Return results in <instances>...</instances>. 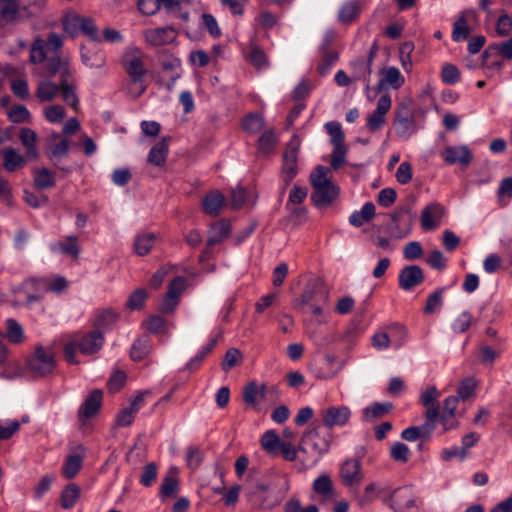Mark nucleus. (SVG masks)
Masks as SVG:
<instances>
[{
    "instance_id": "nucleus-1",
    "label": "nucleus",
    "mask_w": 512,
    "mask_h": 512,
    "mask_svg": "<svg viewBox=\"0 0 512 512\" xmlns=\"http://www.w3.org/2000/svg\"><path fill=\"white\" fill-rule=\"evenodd\" d=\"M441 392L436 386L429 385L419 395V403L423 406L424 422L420 426H411L404 429L401 437L406 441L417 439L428 440L439 424L445 426V408L448 406V399L439 401Z\"/></svg>"
},
{
    "instance_id": "nucleus-2",
    "label": "nucleus",
    "mask_w": 512,
    "mask_h": 512,
    "mask_svg": "<svg viewBox=\"0 0 512 512\" xmlns=\"http://www.w3.org/2000/svg\"><path fill=\"white\" fill-rule=\"evenodd\" d=\"M310 183L313 188L311 200L317 208L330 206L339 195V187L332 181L330 170L324 166H318L311 173Z\"/></svg>"
},
{
    "instance_id": "nucleus-3",
    "label": "nucleus",
    "mask_w": 512,
    "mask_h": 512,
    "mask_svg": "<svg viewBox=\"0 0 512 512\" xmlns=\"http://www.w3.org/2000/svg\"><path fill=\"white\" fill-rule=\"evenodd\" d=\"M104 344V336L100 331H89L76 336L64 346V357L70 364H78L77 351L83 355L97 353Z\"/></svg>"
},
{
    "instance_id": "nucleus-4",
    "label": "nucleus",
    "mask_w": 512,
    "mask_h": 512,
    "mask_svg": "<svg viewBox=\"0 0 512 512\" xmlns=\"http://www.w3.org/2000/svg\"><path fill=\"white\" fill-rule=\"evenodd\" d=\"M123 66L129 76L127 91L130 96L137 98L146 90L144 76L147 73L143 62V55L138 50L129 51L124 55Z\"/></svg>"
},
{
    "instance_id": "nucleus-5",
    "label": "nucleus",
    "mask_w": 512,
    "mask_h": 512,
    "mask_svg": "<svg viewBox=\"0 0 512 512\" xmlns=\"http://www.w3.org/2000/svg\"><path fill=\"white\" fill-rule=\"evenodd\" d=\"M56 366L55 352L50 346L37 344L26 360V370L34 378L51 374Z\"/></svg>"
},
{
    "instance_id": "nucleus-6",
    "label": "nucleus",
    "mask_w": 512,
    "mask_h": 512,
    "mask_svg": "<svg viewBox=\"0 0 512 512\" xmlns=\"http://www.w3.org/2000/svg\"><path fill=\"white\" fill-rule=\"evenodd\" d=\"M416 215L408 208H401L391 215V222L387 225V232L393 239L407 237L411 231Z\"/></svg>"
},
{
    "instance_id": "nucleus-7",
    "label": "nucleus",
    "mask_w": 512,
    "mask_h": 512,
    "mask_svg": "<svg viewBox=\"0 0 512 512\" xmlns=\"http://www.w3.org/2000/svg\"><path fill=\"white\" fill-rule=\"evenodd\" d=\"M45 60L46 63L44 66L34 69V75H37L40 78H50L59 73L61 80L64 78H69L71 75L67 59L61 58L56 54L50 56L47 54V58Z\"/></svg>"
},
{
    "instance_id": "nucleus-8",
    "label": "nucleus",
    "mask_w": 512,
    "mask_h": 512,
    "mask_svg": "<svg viewBox=\"0 0 512 512\" xmlns=\"http://www.w3.org/2000/svg\"><path fill=\"white\" fill-rule=\"evenodd\" d=\"M63 44V39L56 33L49 34L46 41L37 40L30 51V61L34 64H40L47 58L48 51L56 53Z\"/></svg>"
},
{
    "instance_id": "nucleus-9",
    "label": "nucleus",
    "mask_w": 512,
    "mask_h": 512,
    "mask_svg": "<svg viewBox=\"0 0 512 512\" xmlns=\"http://www.w3.org/2000/svg\"><path fill=\"white\" fill-rule=\"evenodd\" d=\"M299 140L294 137L283 155L282 180L284 186L287 187L298 173L297 156H298Z\"/></svg>"
},
{
    "instance_id": "nucleus-10",
    "label": "nucleus",
    "mask_w": 512,
    "mask_h": 512,
    "mask_svg": "<svg viewBox=\"0 0 512 512\" xmlns=\"http://www.w3.org/2000/svg\"><path fill=\"white\" fill-rule=\"evenodd\" d=\"M230 232L231 223L228 220L222 219L218 222L213 223L208 230L207 246L205 250L202 252L200 261L208 259L211 254V247L226 239L229 236Z\"/></svg>"
},
{
    "instance_id": "nucleus-11",
    "label": "nucleus",
    "mask_w": 512,
    "mask_h": 512,
    "mask_svg": "<svg viewBox=\"0 0 512 512\" xmlns=\"http://www.w3.org/2000/svg\"><path fill=\"white\" fill-rule=\"evenodd\" d=\"M339 476L344 486H358L364 479L361 462L358 459L345 460L340 466Z\"/></svg>"
},
{
    "instance_id": "nucleus-12",
    "label": "nucleus",
    "mask_w": 512,
    "mask_h": 512,
    "mask_svg": "<svg viewBox=\"0 0 512 512\" xmlns=\"http://www.w3.org/2000/svg\"><path fill=\"white\" fill-rule=\"evenodd\" d=\"M186 289V278L175 277L169 284L168 290L160 303V310L171 313L179 303V297Z\"/></svg>"
},
{
    "instance_id": "nucleus-13",
    "label": "nucleus",
    "mask_w": 512,
    "mask_h": 512,
    "mask_svg": "<svg viewBox=\"0 0 512 512\" xmlns=\"http://www.w3.org/2000/svg\"><path fill=\"white\" fill-rule=\"evenodd\" d=\"M392 105L391 97L388 94L382 95L378 101L376 109L367 115L366 124L371 132L378 131L386 122V115Z\"/></svg>"
},
{
    "instance_id": "nucleus-14",
    "label": "nucleus",
    "mask_w": 512,
    "mask_h": 512,
    "mask_svg": "<svg viewBox=\"0 0 512 512\" xmlns=\"http://www.w3.org/2000/svg\"><path fill=\"white\" fill-rule=\"evenodd\" d=\"M275 386H268L267 384H258L256 381H251L246 384L242 391V397L247 405L257 407L259 402L264 400L268 393H276Z\"/></svg>"
},
{
    "instance_id": "nucleus-15",
    "label": "nucleus",
    "mask_w": 512,
    "mask_h": 512,
    "mask_svg": "<svg viewBox=\"0 0 512 512\" xmlns=\"http://www.w3.org/2000/svg\"><path fill=\"white\" fill-rule=\"evenodd\" d=\"M351 416L347 406H331L321 411L322 422L326 427L343 426Z\"/></svg>"
},
{
    "instance_id": "nucleus-16",
    "label": "nucleus",
    "mask_w": 512,
    "mask_h": 512,
    "mask_svg": "<svg viewBox=\"0 0 512 512\" xmlns=\"http://www.w3.org/2000/svg\"><path fill=\"white\" fill-rule=\"evenodd\" d=\"M316 434V431H308L304 433L298 447L294 446L290 441H281L278 448L280 449L282 457L286 461H295L297 458H299V453L307 452L305 446L311 442L313 436Z\"/></svg>"
},
{
    "instance_id": "nucleus-17",
    "label": "nucleus",
    "mask_w": 512,
    "mask_h": 512,
    "mask_svg": "<svg viewBox=\"0 0 512 512\" xmlns=\"http://www.w3.org/2000/svg\"><path fill=\"white\" fill-rule=\"evenodd\" d=\"M177 30L171 26L147 29L144 32L146 41L153 46L167 45L177 38Z\"/></svg>"
},
{
    "instance_id": "nucleus-18",
    "label": "nucleus",
    "mask_w": 512,
    "mask_h": 512,
    "mask_svg": "<svg viewBox=\"0 0 512 512\" xmlns=\"http://www.w3.org/2000/svg\"><path fill=\"white\" fill-rule=\"evenodd\" d=\"M379 76L380 78L377 84L379 90H397L401 88L405 83L404 76L396 67H387L381 69L379 71Z\"/></svg>"
},
{
    "instance_id": "nucleus-19",
    "label": "nucleus",
    "mask_w": 512,
    "mask_h": 512,
    "mask_svg": "<svg viewBox=\"0 0 512 512\" xmlns=\"http://www.w3.org/2000/svg\"><path fill=\"white\" fill-rule=\"evenodd\" d=\"M423 281V270L417 265L404 267L398 276L399 286L405 291L411 290L412 288L420 285Z\"/></svg>"
},
{
    "instance_id": "nucleus-20",
    "label": "nucleus",
    "mask_w": 512,
    "mask_h": 512,
    "mask_svg": "<svg viewBox=\"0 0 512 512\" xmlns=\"http://www.w3.org/2000/svg\"><path fill=\"white\" fill-rule=\"evenodd\" d=\"M391 507L397 512H405L415 504V495L411 487L396 489L390 497Z\"/></svg>"
},
{
    "instance_id": "nucleus-21",
    "label": "nucleus",
    "mask_w": 512,
    "mask_h": 512,
    "mask_svg": "<svg viewBox=\"0 0 512 512\" xmlns=\"http://www.w3.org/2000/svg\"><path fill=\"white\" fill-rule=\"evenodd\" d=\"M70 141L61 133L54 132L49 136L47 155L52 161L59 160L68 155Z\"/></svg>"
},
{
    "instance_id": "nucleus-22",
    "label": "nucleus",
    "mask_w": 512,
    "mask_h": 512,
    "mask_svg": "<svg viewBox=\"0 0 512 512\" xmlns=\"http://www.w3.org/2000/svg\"><path fill=\"white\" fill-rule=\"evenodd\" d=\"M478 382L474 377H466L459 382L456 388V395L450 399L454 404L467 401L472 402L476 396Z\"/></svg>"
},
{
    "instance_id": "nucleus-23",
    "label": "nucleus",
    "mask_w": 512,
    "mask_h": 512,
    "mask_svg": "<svg viewBox=\"0 0 512 512\" xmlns=\"http://www.w3.org/2000/svg\"><path fill=\"white\" fill-rule=\"evenodd\" d=\"M20 18V3L18 0H0L1 28L14 25Z\"/></svg>"
},
{
    "instance_id": "nucleus-24",
    "label": "nucleus",
    "mask_w": 512,
    "mask_h": 512,
    "mask_svg": "<svg viewBox=\"0 0 512 512\" xmlns=\"http://www.w3.org/2000/svg\"><path fill=\"white\" fill-rule=\"evenodd\" d=\"M59 92L60 83L57 84L49 78H42L37 83L35 96L41 103H45L53 101Z\"/></svg>"
},
{
    "instance_id": "nucleus-25",
    "label": "nucleus",
    "mask_w": 512,
    "mask_h": 512,
    "mask_svg": "<svg viewBox=\"0 0 512 512\" xmlns=\"http://www.w3.org/2000/svg\"><path fill=\"white\" fill-rule=\"evenodd\" d=\"M474 159L472 151L466 145L450 147V165H458L465 171Z\"/></svg>"
},
{
    "instance_id": "nucleus-26",
    "label": "nucleus",
    "mask_w": 512,
    "mask_h": 512,
    "mask_svg": "<svg viewBox=\"0 0 512 512\" xmlns=\"http://www.w3.org/2000/svg\"><path fill=\"white\" fill-rule=\"evenodd\" d=\"M392 333L399 334V336H400L399 339L396 341H393V340H391L390 336L387 333L379 332V333H376L372 338L373 346L379 350H382V349L388 348L389 345L391 343H393L395 348H400L404 343L405 334H406L405 329L400 326H397L392 329Z\"/></svg>"
},
{
    "instance_id": "nucleus-27",
    "label": "nucleus",
    "mask_w": 512,
    "mask_h": 512,
    "mask_svg": "<svg viewBox=\"0 0 512 512\" xmlns=\"http://www.w3.org/2000/svg\"><path fill=\"white\" fill-rule=\"evenodd\" d=\"M494 54L512 60V37L506 41L489 45L482 54V64L489 65V58Z\"/></svg>"
},
{
    "instance_id": "nucleus-28",
    "label": "nucleus",
    "mask_w": 512,
    "mask_h": 512,
    "mask_svg": "<svg viewBox=\"0 0 512 512\" xmlns=\"http://www.w3.org/2000/svg\"><path fill=\"white\" fill-rule=\"evenodd\" d=\"M81 59L85 66L89 68H102L105 65L106 58L96 46L81 47Z\"/></svg>"
},
{
    "instance_id": "nucleus-29",
    "label": "nucleus",
    "mask_w": 512,
    "mask_h": 512,
    "mask_svg": "<svg viewBox=\"0 0 512 512\" xmlns=\"http://www.w3.org/2000/svg\"><path fill=\"white\" fill-rule=\"evenodd\" d=\"M329 293L322 285L308 286L300 296L298 305H305L309 303L328 302Z\"/></svg>"
},
{
    "instance_id": "nucleus-30",
    "label": "nucleus",
    "mask_w": 512,
    "mask_h": 512,
    "mask_svg": "<svg viewBox=\"0 0 512 512\" xmlns=\"http://www.w3.org/2000/svg\"><path fill=\"white\" fill-rule=\"evenodd\" d=\"M443 216V208L437 204L427 206L421 214V226L424 230H433L438 227Z\"/></svg>"
},
{
    "instance_id": "nucleus-31",
    "label": "nucleus",
    "mask_w": 512,
    "mask_h": 512,
    "mask_svg": "<svg viewBox=\"0 0 512 512\" xmlns=\"http://www.w3.org/2000/svg\"><path fill=\"white\" fill-rule=\"evenodd\" d=\"M480 439L476 432H470L463 436L460 446H454L450 449V458L455 457L464 460L468 456V450L474 447Z\"/></svg>"
},
{
    "instance_id": "nucleus-32",
    "label": "nucleus",
    "mask_w": 512,
    "mask_h": 512,
    "mask_svg": "<svg viewBox=\"0 0 512 512\" xmlns=\"http://www.w3.org/2000/svg\"><path fill=\"white\" fill-rule=\"evenodd\" d=\"M224 195L219 191H212L202 200V207L206 214L217 216L224 206Z\"/></svg>"
},
{
    "instance_id": "nucleus-33",
    "label": "nucleus",
    "mask_w": 512,
    "mask_h": 512,
    "mask_svg": "<svg viewBox=\"0 0 512 512\" xmlns=\"http://www.w3.org/2000/svg\"><path fill=\"white\" fill-rule=\"evenodd\" d=\"M103 393L101 390H94L86 398L79 410V415L83 418H89L95 415L101 407Z\"/></svg>"
},
{
    "instance_id": "nucleus-34",
    "label": "nucleus",
    "mask_w": 512,
    "mask_h": 512,
    "mask_svg": "<svg viewBox=\"0 0 512 512\" xmlns=\"http://www.w3.org/2000/svg\"><path fill=\"white\" fill-rule=\"evenodd\" d=\"M46 286L44 280L39 279H28L24 281L16 291H24L26 294V302L32 303L38 301L41 297L40 291Z\"/></svg>"
},
{
    "instance_id": "nucleus-35",
    "label": "nucleus",
    "mask_w": 512,
    "mask_h": 512,
    "mask_svg": "<svg viewBox=\"0 0 512 512\" xmlns=\"http://www.w3.org/2000/svg\"><path fill=\"white\" fill-rule=\"evenodd\" d=\"M313 491L324 500H331L335 497L333 481L330 476L323 474L313 481Z\"/></svg>"
},
{
    "instance_id": "nucleus-36",
    "label": "nucleus",
    "mask_w": 512,
    "mask_h": 512,
    "mask_svg": "<svg viewBox=\"0 0 512 512\" xmlns=\"http://www.w3.org/2000/svg\"><path fill=\"white\" fill-rule=\"evenodd\" d=\"M60 92L63 100L70 105L75 111L79 109V98L77 95V86L69 78L60 80Z\"/></svg>"
},
{
    "instance_id": "nucleus-37",
    "label": "nucleus",
    "mask_w": 512,
    "mask_h": 512,
    "mask_svg": "<svg viewBox=\"0 0 512 512\" xmlns=\"http://www.w3.org/2000/svg\"><path fill=\"white\" fill-rule=\"evenodd\" d=\"M20 140L23 146L26 148V158L28 160H34L38 157V151L36 148L37 134L30 128H22L20 130Z\"/></svg>"
},
{
    "instance_id": "nucleus-38",
    "label": "nucleus",
    "mask_w": 512,
    "mask_h": 512,
    "mask_svg": "<svg viewBox=\"0 0 512 512\" xmlns=\"http://www.w3.org/2000/svg\"><path fill=\"white\" fill-rule=\"evenodd\" d=\"M26 156H22L14 148H6L3 151V166L6 171L13 172L26 164Z\"/></svg>"
},
{
    "instance_id": "nucleus-39",
    "label": "nucleus",
    "mask_w": 512,
    "mask_h": 512,
    "mask_svg": "<svg viewBox=\"0 0 512 512\" xmlns=\"http://www.w3.org/2000/svg\"><path fill=\"white\" fill-rule=\"evenodd\" d=\"M51 248L53 251H59L65 255L71 256L74 259H77L80 253L78 238L76 236H67L62 241L52 245Z\"/></svg>"
},
{
    "instance_id": "nucleus-40",
    "label": "nucleus",
    "mask_w": 512,
    "mask_h": 512,
    "mask_svg": "<svg viewBox=\"0 0 512 512\" xmlns=\"http://www.w3.org/2000/svg\"><path fill=\"white\" fill-rule=\"evenodd\" d=\"M375 215V205L372 202H366L361 210L354 211L350 217L349 222L355 227H360L369 222Z\"/></svg>"
},
{
    "instance_id": "nucleus-41",
    "label": "nucleus",
    "mask_w": 512,
    "mask_h": 512,
    "mask_svg": "<svg viewBox=\"0 0 512 512\" xmlns=\"http://www.w3.org/2000/svg\"><path fill=\"white\" fill-rule=\"evenodd\" d=\"M117 322V314L111 310H104L98 313L93 321L95 331H100L102 334L111 329Z\"/></svg>"
},
{
    "instance_id": "nucleus-42",
    "label": "nucleus",
    "mask_w": 512,
    "mask_h": 512,
    "mask_svg": "<svg viewBox=\"0 0 512 512\" xmlns=\"http://www.w3.org/2000/svg\"><path fill=\"white\" fill-rule=\"evenodd\" d=\"M7 340L15 345L22 344L25 341V334L22 326L13 318L5 322Z\"/></svg>"
},
{
    "instance_id": "nucleus-43",
    "label": "nucleus",
    "mask_w": 512,
    "mask_h": 512,
    "mask_svg": "<svg viewBox=\"0 0 512 512\" xmlns=\"http://www.w3.org/2000/svg\"><path fill=\"white\" fill-rule=\"evenodd\" d=\"M156 238L157 237L154 233H143L138 235L134 241L135 252L139 256L147 255L154 247Z\"/></svg>"
},
{
    "instance_id": "nucleus-44",
    "label": "nucleus",
    "mask_w": 512,
    "mask_h": 512,
    "mask_svg": "<svg viewBox=\"0 0 512 512\" xmlns=\"http://www.w3.org/2000/svg\"><path fill=\"white\" fill-rule=\"evenodd\" d=\"M379 492L380 488L378 484L375 482H371L365 486L361 494H355L356 502L360 507L367 506L375 500Z\"/></svg>"
},
{
    "instance_id": "nucleus-45",
    "label": "nucleus",
    "mask_w": 512,
    "mask_h": 512,
    "mask_svg": "<svg viewBox=\"0 0 512 512\" xmlns=\"http://www.w3.org/2000/svg\"><path fill=\"white\" fill-rule=\"evenodd\" d=\"M471 28L464 15L457 18L453 25L452 38L456 42L465 41L470 37Z\"/></svg>"
},
{
    "instance_id": "nucleus-46",
    "label": "nucleus",
    "mask_w": 512,
    "mask_h": 512,
    "mask_svg": "<svg viewBox=\"0 0 512 512\" xmlns=\"http://www.w3.org/2000/svg\"><path fill=\"white\" fill-rule=\"evenodd\" d=\"M392 409V404L386 403H374L364 409V417L367 421H373L388 414Z\"/></svg>"
},
{
    "instance_id": "nucleus-47",
    "label": "nucleus",
    "mask_w": 512,
    "mask_h": 512,
    "mask_svg": "<svg viewBox=\"0 0 512 512\" xmlns=\"http://www.w3.org/2000/svg\"><path fill=\"white\" fill-rule=\"evenodd\" d=\"M83 457L80 454H72L66 458L63 466V475L67 479H71L77 475L82 467Z\"/></svg>"
},
{
    "instance_id": "nucleus-48",
    "label": "nucleus",
    "mask_w": 512,
    "mask_h": 512,
    "mask_svg": "<svg viewBox=\"0 0 512 512\" xmlns=\"http://www.w3.org/2000/svg\"><path fill=\"white\" fill-rule=\"evenodd\" d=\"M178 479L176 473L174 471H170L167 476L164 477L161 488L160 495L164 498L174 497L178 491Z\"/></svg>"
},
{
    "instance_id": "nucleus-49",
    "label": "nucleus",
    "mask_w": 512,
    "mask_h": 512,
    "mask_svg": "<svg viewBox=\"0 0 512 512\" xmlns=\"http://www.w3.org/2000/svg\"><path fill=\"white\" fill-rule=\"evenodd\" d=\"M394 127L397 135L403 139L410 138L417 131L415 117L403 120H394Z\"/></svg>"
},
{
    "instance_id": "nucleus-50",
    "label": "nucleus",
    "mask_w": 512,
    "mask_h": 512,
    "mask_svg": "<svg viewBox=\"0 0 512 512\" xmlns=\"http://www.w3.org/2000/svg\"><path fill=\"white\" fill-rule=\"evenodd\" d=\"M445 288H440L437 291L430 294L427 298L426 305L424 307V313L434 314L443 306L444 303Z\"/></svg>"
},
{
    "instance_id": "nucleus-51",
    "label": "nucleus",
    "mask_w": 512,
    "mask_h": 512,
    "mask_svg": "<svg viewBox=\"0 0 512 512\" xmlns=\"http://www.w3.org/2000/svg\"><path fill=\"white\" fill-rule=\"evenodd\" d=\"M168 146L165 141L153 146L148 155V161L156 166L163 165L166 161Z\"/></svg>"
},
{
    "instance_id": "nucleus-52",
    "label": "nucleus",
    "mask_w": 512,
    "mask_h": 512,
    "mask_svg": "<svg viewBox=\"0 0 512 512\" xmlns=\"http://www.w3.org/2000/svg\"><path fill=\"white\" fill-rule=\"evenodd\" d=\"M217 338H212L206 345H204L199 352L193 357L186 365L188 370L197 369L205 357L212 352L214 347L216 346Z\"/></svg>"
},
{
    "instance_id": "nucleus-53",
    "label": "nucleus",
    "mask_w": 512,
    "mask_h": 512,
    "mask_svg": "<svg viewBox=\"0 0 512 512\" xmlns=\"http://www.w3.org/2000/svg\"><path fill=\"white\" fill-rule=\"evenodd\" d=\"M151 351V343L148 338L136 340L131 348V358L135 361L143 360Z\"/></svg>"
},
{
    "instance_id": "nucleus-54",
    "label": "nucleus",
    "mask_w": 512,
    "mask_h": 512,
    "mask_svg": "<svg viewBox=\"0 0 512 512\" xmlns=\"http://www.w3.org/2000/svg\"><path fill=\"white\" fill-rule=\"evenodd\" d=\"M80 496V489L75 484L68 485L61 494V506L64 509L72 508Z\"/></svg>"
},
{
    "instance_id": "nucleus-55",
    "label": "nucleus",
    "mask_w": 512,
    "mask_h": 512,
    "mask_svg": "<svg viewBox=\"0 0 512 512\" xmlns=\"http://www.w3.org/2000/svg\"><path fill=\"white\" fill-rule=\"evenodd\" d=\"M34 184L37 188L45 189L55 185L54 174L46 168L34 172Z\"/></svg>"
},
{
    "instance_id": "nucleus-56",
    "label": "nucleus",
    "mask_w": 512,
    "mask_h": 512,
    "mask_svg": "<svg viewBox=\"0 0 512 512\" xmlns=\"http://www.w3.org/2000/svg\"><path fill=\"white\" fill-rule=\"evenodd\" d=\"M43 115L49 123L59 124L64 120L66 111L62 105L54 104L46 106L43 110Z\"/></svg>"
},
{
    "instance_id": "nucleus-57",
    "label": "nucleus",
    "mask_w": 512,
    "mask_h": 512,
    "mask_svg": "<svg viewBox=\"0 0 512 512\" xmlns=\"http://www.w3.org/2000/svg\"><path fill=\"white\" fill-rule=\"evenodd\" d=\"M244 130L249 133H257L264 127V119L260 114H249L242 122Z\"/></svg>"
},
{
    "instance_id": "nucleus-58",
    "label": "nucleus",
    "mask_w": 512,
    "mask_h": 512,
    "mask_svg": "<svg viewBox=\"0 0 512 512\" xmlns=\"http://www.w3.org/2000/svg\"><path fill=\"white\" fill-rule=\"evenodd\" d=\"M261 446L269 453H274L281 440L274 430L266 431L261 437Z\"/></svg>"
},
{
    "instance_id": "nucleus-59",
    "label": "nucleus",
    "mask_w": 512,
    "mask_h": 512,
    "mask_svg": "<svg viewBox=\"0 0 512 512\" xmlns=\"http://www.w3.org/2000/svg\"><path fill=\"white\" fill-rule=\"evenodd\" d=\"M82 16L71 14L63 20L64 31L74 37L81 31Z\"/></svg>"
},
{
    "instance_id": "nucleus-60",
    "label": "nucleus",
    "mask_w": 512,
    "mask_h": 512,
    "mask_svg": "<svg viewBox=\"0 0 512 512\" xmlns=\"http://www.w3.org/2000/svg\"><path fill=\"white\" fill-rule=\"evenodd\" d=\"M390 455L395 461L406 463L411 456V451L406 444L396 442L390 449Z\"/></svg>"
},
{
    "instance_id": "nucleus-61",
    "label": "nucleus",
    "mask_w": 512,
    "mask_h": 512,
    "mask_svg": "<svg viewBox=\"0 0 512 512\" xmlns=\"http://www.w3.org/2000/svg\"><path fill=\"white\" fill-rule=\"evenodd\" d=\"M277 144V137L272 130L265 131L258 140L259 149L262 153H270Z\"/></svg>"
},
{
    "instance_id": "nucleus-62",
    "label": "nucleus",
    "mask_w": 512,
    "mask_h": 512,
    "mask_svg": "<svg viewBox=\"0 0 512 512\" xmlns=\"http://www.w3.org/2000/svg\"><path fill=\"white\" fill-rule=\"evenodd\" d=\"M8 118L13 123L27 122L30 119V112L23 105H13L8 112Z\"/></svg>"
},
{
    "instance_id": "nucleus-63",
    "label": "nucleus",
    "mask_w": 512,
    "mask_h": 512,
    "mask_svg": "<svg viewBox=\"0 0 512 512\" xmlns=\"http://www.w3.org/2000/svg\"><path fill=\"white\" fill-rule=\"evenodd\" d=\"M359 7L356 2L344 4L339 11V20L343 23H350L358 15Z\"/></svg>"
},
{
    "instance_id": "nucleus-64",
    "label": "nucleus",
    "mask_w": 512,
    "mask_h": 512,
    "mask_svg": "<svg viewBox=\"0 0 512 512\" xmlns=\"http://www.w3.org/2000/svg\"><path fill=\"white\" fill-rule=\"evenodd\" d=\"M81 32L86 34L94 42L102 41V37L99 35V33L97 31V27H96L93 19H91V18L82 17Z\"/></svg>"
}]
</instances>
